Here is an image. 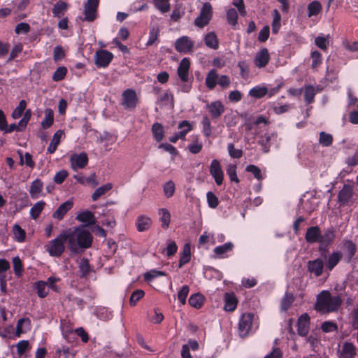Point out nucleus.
<instances>
[{
	"instance_id": "obj_47",
	"label": "nucleus",
	"mask_w": 358,
	"mask_h": 358,
	"mask_svg": "<svg viewBox=\"0 0 358 358\" xmlns=\"http://www.w3.org/2000/svg\"><path fill=\"white\" fill-rule=\"evenodd\" d=\"M18 153L20 155V164L21 165L25 164L27 166L31 168L34 166V162L32 160V156L29 152H26L24 156L21 152H19Z\"/></svg>"
},
{
	"instance_id": "obj_55",
	"label": "nucleus",
	"mask_w": 358,
	"mask_h": 358,
	"mask_svg": "<svg viewBox=\"0 0 358 358\" xmlns=\"http://www.w3.org/2000/svg\"><path fill=\"white\" fill-rule=\"evenodd\" d=\"M154 3L155 7L162 13H166L170 10V4L168 3V1L155 0Z\"/></svg>"
},
{
	"instance_id": "obj_20",
	"label": "nucleus",
	"mask_w": 358,
	"mask_h": 358,
	"mask_svg": "<svg viewBox=\"0 0 358 358\" xmlns=\"http://www.w3.org/2000/svg\"><path fill=\"white\" fill-rule=\"evenodd\" d=\"M189 66L190 62L188 59L184 58L181 60L178 68V74L183 82H186L188 80Z\"/></svg>"
},
{
	"instance_id": "obj_39",
	"label": "nucleus",
	"mask_w": 358,
	"mask_h": 358,
	"mask_svg": "<svg viewBox=\"0 0 358 358\" xmlns=\"http://www.w3.org/2000/svg\"><path fill=\"white\" fill-rule=\"evenodd\" d=\"M322 10V5L318 1H314L308 6V15L312 17L317 15Z\"/></svg>"
},
{
	"instance_id": "obj_51",
	"label": "nucleus",
	"mask_w": 358,
	"mask_h": 358,
	"mask_svg": "<svg viewBox=\"0 0 358 358\" xmlns=\"http://www.w3.org/2000/svg\"><path fill=\"white\" fill-rule=\"evenodd\" d=\"M203 148V145L199 142L198 137H196L194 141L188 145L189 151L192 154L199 153Z\"/></svg>"
},
{
	"instance_id": "obj_27",
	"label": "nucleus",
	"mask_w": 358,
	"mask_h": 358,
	"mask_svg": "<svg viewBox=\"0 0 358 358\" xmlns=\"http://www.w3.org/2000/svg\"><path fill=\"white\" fill-rule=\"evenodd\" d=\"M64 132L62 130H58L54 134L51 142L48 148V152L52 154L57 150V145L60 143V140L62 136H63Z\"/></svg>"
},
{
	"instance_id": "obj_53",
	"label": "nucleus",
	"mask_w": 358,
	"mask_h": 358,
	"mask_svg": "<svg viewBox=\"0 0 358 358\" xmlns=\"http://www.w3.org/2000/svg\"><path fill=\"white\" fill-rule=\"evenodd\" d=\"M26 101L24 100H21L19 103L18 106L13 110L12 113V117L14 119H17L21 117L23 113V111L26 108Z\"/></svg>"
},
{
	"instance_id": "obj_30",
	"label": "nucleus",
	"mask_w": 358,
	"mask_h": 358,
	"mask_svg": "<svg viewBox=\"0 0 358 358\" xmlns=\"http://www.w3.org/2000/svg\"><path fill=\"white\" fill-rule=\"evenodd\" d=\"M268 92V88L265 86H256L249 91V95L255 99H260L264 96Z\"/></svg>"
},
{
	"instance_id": "obj_49",
	"label": "nucleus",
	"mask_w": 358,
	"mask_h": 358,
	"mask_svg": "<svg viewBox=\"0 0 358 358\" xmlns=\"http://www.w3.org/2000/svg\"><path fill=\"white\" fill-rule=\"evenodd\" d=\"M333 141V137L331 134H327L324 131L320 132L319 142L323 146H329Z\"/></svg>"
},
{
	"instance_id": "obj_23",
	"label": "nucleus",
	"mask_w": 358,
	"mask_h": 358,
	"mask_svg": "<svg viewBox=\"0 0 358 358\" xmlns=\"http://www.w3.org/2000/svg\"><path fill=\"white\" fill-rule=\"evenodd\" d=\"M152 220L150 217L145 215H140L137 217L136 221V226L138 231H145L150 229L152 225Z\"/></svg>"
},
{
	"instance_id": "obj_12",
	"label": "nucleus",
	"mask_w": 358,
	"mask_h": 358,
	"mask_svg": "<svg viewBox=\"0 0 358 358\" xmlns=\"http://www.w3.org/2000/svg\"><path fill=\"white\" fill-rule=\"evenodd\" d=\"M210 173L215 179L216 184L220 185L223 181L224 173L218 160L213 159L212 161L210 166Z\"/></svg>"
},
{
	"instance_id": "obj_4",
	"label": "nucleus",
	"mask_w": 358,
	"mask_h": 358,
	"mask_svg": "<svg viewBox=\"0 0 358 358\" xmlns=\"http://www.w3.org/2000/svg\"><path fill=\"white\" fill-rule=\"evenodd\" d=\"M213 8L210 3H203L199 15L194 20V24L199 28L208 25L212 18Z\"/></svg>"
},
{
	"instance_id": "obj_1",
	"label": "nucleus",
	"mask_w": 358,
	"mask_h": 358,
	"mask_svg": "<svg viewBox=\"0 0 358 358\" xmlns=\"http://www.w3.org/2000/svg\"><path fill=\"white\" fill-rule=\"evenodd\" d=\"M68 241V246L73 252L78 253L80 250L88 248L92 242L91 233L83 227L74 228L73 230L64 231Z\"/></svg>"
},
{
	"instance_id": "obj_40",
	"label": "nucleus",
	"mask_w": 358,
	"mask_h": 358,
	"mask_svg": "<svg viewBox=\"0 0 358 358\" xmlns=\"http://www.w3.org/2000/svg\"><path fill=\"white\" fill-rule=\"evenodd\" d=\"M236 299L234 296L227 294L225 296L224 310L227 311H233L236 308Z\"/></svg>"
},
{
	"instance_id": "obj_26",
	"label": "nucleus",
	"mask_w": 358,
	"mask_h": 358,
	"mask_svg": "<svg viewBox=\"0 0 358 358\" xmlns=\"http://www.w3.org/2000/svg\"><path fill=\"white\" fill-rule=\"evenodd\" d=\"M43 184L42 181L39 179H36L34 180L29 188V194L33 199H36L38 197L39 194L42 191Z\"/></svg>"
},
{
	"instance_id": "obj_29",
	"label": "nucleus",
	"mask_w": 358,
	"mask_h": 358,
	"mask_svg": "<svg viewBox=\"0 0 358 358\" xmlns=\"http://www.w3.org/2000/svg\"><path fill=\"white\" fill-rule=\"evenodd\" d=\"M76 219L81 222L87 223V225L95 223V218L93 213L89 210H84L80 212L76 216Z\"/></svg>"
},
{
	"instance_id": "obj_24",
	"label": "nucleus",
	"mask_w": 358,
	"mask_h": 358,
	"mask_svg": "<svg viewBox=\"0 0 358 358\" xmlns=\"http://www.w3.org/2000/svg\"><path fill=\"white\" fill-rule=\"evenodd\" d=\"M218 78L219 74L215 69L209 71L205 80L206 87L210 90H213L217 84Z\"/></svg>"
},
{
	"instance_id": "obj_50",
	"label": "nucleus",
	"mask_w": 358,
	"mask_h": 358,
	"mask_svg": "<svg viewBox=\"0 0 358 358\" xmlns=\"http://www.w3.org/2000/svg\"><path fill=\"white\" fill-rule=\"evenodd\" d=\"M315 94V90L313 86L308 85L305 89L304 98L308 103H310L313 101Z\"/></svg>"
},
{
	"instance_id": "obj_5",
	"label": "nucleus",
	"mask_w": 358,
	"mask_h": 358,
	"mask_svg": "<svg viewBox=\"0 0 358 358\" xmlns=\"http://www.w3.org/2000/svg\"><path fill=\"white\" fill-rule=\"evenodd\" d=\"M254 315L244 313L241 315L238 322V334L241 337L247 336L252 329Z\"/></svg>"
},
{
	"instance_id": "obj_6",
	"label": "nucleus",
	"mask_w": 358,
	"mask_h": 358,
	"mask_svg": "<svg viewBox=\"0 0 358 358\" xmlns=\"http://www.w3.org/2000/svg\"><path fill=\"white\" fill-rule=\"evenodd\" d=\"M99 0H87L84 4V17L83 20L93 22L97 17V8Z\"/></svg>"
},
{
	"instance_id": "obj_36",
	"label": "nucleus",
	"mask_w": 358,
	"mask_h": 358,
	"mask_svg": "<svg viewBox=\"0 0 358 358\" xmlns=\"http://www.w3.org/2000/svg\"><path fill=\"white\" fill-rule=\"evenodd\" d=\"M53 111L50 108L45 110V117L41 122V126L44 129L50 127L53 124Z\"/></svg>"
},
{
	"instance_id": "obj_61",
	"label": "nucleus",
	"mask_w": 358,
	"mask_h": 358,
	"mask_svg": "<svg viewBox=\"0 0 358 358\" xmlns=\"http://www.w3.org/2000/svg\"><path fill=\"white\" fill-rule=\"evenodd\" d=\"M315 43L321 50H326L329 45V38L328 37L320 36L315 38Z\"/></svg>"
},
{
	"instance_id": "obj_62",
	"label": "nucleus",
	"mask_w": 358,
	"mask_h": 358,
	"mask_svg": "<svg viewBox=\"0 0 358 358\" xmlns=\"http://www.w3.org/2000/svg\"><path fill=\"white\" fill-rule=\"evenodd\" d=\"M79 269L83 276L86 275L90 270V266L87 259H82L79 262Z\"/></svg>"
},
{
	"instance_id": "obj_7",
	"label": "nucleus",
	"mask_w": 358,
	"mask_h": 358,
	"mask_svg": "<svg viewBox=\"0 0 358 358\" xmlns=\"http://www.w3.org/2000/svg\"><path fill=\"white\" fill-rule=\"evenodd\" d=\"M138 102V98L136 92L128 89L122 93V105L126 109H134L136 108Z\"/></svg>"
},
{
	"instance_id": "obj_21",
	"label": "nucleus",
	"mask_w": 358,
	"mask_h": 358,
	"mask_svg": "<svg viewBox=\"0 0 358 358\" xmlns=\"http://www.w3.org/2000/svg\"><path fill=\"white\" fill-rule=\"evenodd\" d=\"M356 347L352 343L345 342L340 351V358H355Z\"/></svg>"
},
{
	"instance_id": "obj_33",
	"label": "nucleus",
	"mask_w": 358,
	"mask_h": 358,
	"mask_svg": "<svg viewBox=\"0 0 358 358\" xmlns=\"http://www.w3.org/2000/svg\"><path fill=\"white\" fill-rule=\"evenodd\" d=\"M342 255L339 252H334L328 258L327 268L331 271L341 259Z\"/></svg>"
},
{
	"instance_id": "obj_44",
	"label": "nucleus",
	"mask_w": 358,
	"mask_h": 358,
	"mask_svg": "<svg viewBox=\"0 0 358 358\" xmlns=\"http://www.w3.org/2000/svg\"><path fill=\"white\" fill-rule=\"evenodd\" d=\"M45 205V203L43 201H38L34 205L30 210V215L33 219L36 220L38 217Z\"/></svg>"
},
{
	"instance_id": "obj_52",
	"label": "nucleus",
	"mask_w": 358,
	"mask_h": 358,
	"mask_svg": "<svg viewBox=\"0 0 358 358\" xmlns=\"http://www.w3.org/2000/svg\"><path fill=\"white\" fill-rule=\"evenodd\" d=\"M227 22L232 26H235L237 23L238 13L236 9L231 8L227 11Z\"/></svg>"
},
{
	"instance_id": "obj_25",
	"label": "nucleus",
	"mask_w": 358,
	"mask_h": 358,
	"mask_svg": "<svg viewBox=\"0 0 358 358\" xmlns=\"http://www.w3.org/2000/svg\"><path fill=\"white\" fill-rule=\"evenodd\" d=\"M31 321L29 318H22L17 321L15 336L20 337L22 334L29 329Z\"/></svg>"
},
{
	"instance_id": "obj_3",
	"label": "nucleus",
	"mask_w": 358,
	"mask_h": 358,
	"mask_svg": "<svg viewBox=\"0 0 358 358\" xmlns=\"http://www.w3.org/2000/svg\"><path fill=\"white\" fill-rule=\"evenodd\" d=\"M66 236L62 231L55 239L51 240L45 245V250L52 257H60L65 250V241Z\"/></svg>"
},
{
	"instance_id": "obj_59",
	"label": "nucleus",
	"mask_w": 358,
	"mask_h": 358,
	"mask_svg": "<svg viewBox=\"0 0 358 358\" xmlns=\"http://www.w3.org/2000/svg\"><path fill=\"white\" fill-rule=\"evenodd\" d=\"M175 192V184L173 181L169 180L164 185V192L167 198L172 196Z\"/></svg>"
},
{
	"instance_id": "obj_32",
	"label": "nucleus",
	"mask_w": 358,
	"mask_h": 358,
	"mask_svg": "<svg viewBox=\"0 0 358 358\" xmlns=\"http://www.w3.org/2000/svg\"><path fill=\"white\" fill-rule=\"evenodd\" d=\"M159 215H160L162 228L165 229H168L171 222L170 213L166 208H161L159 210Z\"/></svg>"
},
{
	"instance_id": "obj_56",
	"label": "nucleus",
	"mask_w": 358,
	"mask_h": 358,
	"mask_svg": "<svg viewBox=\"0 0 358 358\" xmlns=\"http://www.w3.org/2000/svg\"><path fill=\"white\" fill-rule=\"evenodd\" d=\"M227 173L231 181L238 182L239 180L236 175V165L229 164L227 167Z\"/></svg>"
},
{
	"instance_id": "obj_64",
	"label": "nucleus",
	"mask_w": 358,
	"mask_h": 358,
	"mask_svg": "<svg viewBox=\"0 0 358 358\" xmlns=\"http://www.w3.org/2000/svg\"><path fill=\"white\" fill-rule=\"evenodd\" d=\"M227 149H228V152H229V155L232 158L239 159L243 155L242 150H239V149H236L234 148V144H232V143L228 145Z\"/></svg>"
},
{
	"instance_id": "obj_17",
	"label": "nucleus",
	"mask_w": 358,
	"mask_h": 358,
	"mask_svg": "<svg viewBox=\"0 0 358 358\" xmlns=\"http://www.w3.org/2000/svg\"><path fill=\"white\" fill-rule=\"evenodd\" d=\"M206 108L213 118H218L224 111V106L220 101L207 104Z\"/></svg>"
},
{
	"instance_id": "obj_41",
	"label": "nucleus",
	"mask_w": 358,
	"mask_h": 358,
	"mask_svg": "<svg viewBox=\"0 0 358 358\" xmlns=\"http://www.w3.org/2000/svg\"><path fill=\"white\" fill-rule=\"evenodd\" d=\"M154 138L157 141H161L164 137V128L159 123H155L152 127Z\"/></svg>"
},
{
	"instance_id": "obj_45",
	"label": "nucleus",
	"mask_w": 358,
	"mask_h": 358,
	"mask_svg": "<svg viewBox=\"0 0 358 358\" xmlns=\"http://www.w3.org/2000/svg\"><path fill=\"white\" fill-rule=\"evenodd\" d=\"M17 355L20 357L23 356L25 352L31 348L28 341H20L16 344Z\"/></svg>"
},
{
	"instance_id": "obj_15",
	"label": "nucleus",
	"mask_w": 358,
	"mask_h": 358,
	"mask_svg": "<svg viewBox=\"0 0 358 358\" xmlns=\"http://www.w3.org/2000/svg\"><path fill=\"white\" fill-rule=\"evenodd\" d=\"M270 60V55L266 48H262L257 52L254 59L256 66L263 68L266 66Z\"/></svg>"
},
{
	"instance_id": "obj_9",
	"label": "nucleus",
	"mask_w": 358,
	"mask_h": 358,
	"mask_svg": "<svg viewBox=\"0 0 358 358\" xmlns=\"http://www.w3.org/2000/svg\"><path fill=\"white\" fill-rule=\"evenodd\" d=\"M71 168L76 171L78 169H83L88 163V157L85 152L73 154L70 157Z\"/></svg>"
},
{
	"instance_id": "obj_28",
	"label": "nucleus",
	"mask_w": 358,
	"mask_h": 358,
	"mask_svg": "<svg viewBox=\"0 0 358 358\" xmlns=\"http://www.w3.org/2000/svg\"><path fill=\"white\" fill-rule=\"evenodd\" d=\"M204 42L207 47L216 50L218 48L219 43L215 32L208 33L204 37Z\"/></svg>"
},
{
	"instance_id": "obj_11",
	"label": "nucleus",
	"mask_w": 358,
	"mask_h": 358,
	"mask_svg": "<svg viewBox=\"0 0 358 358\" xmlns=\"http://www.w3.org/2000/svg\"><path fill=\"white\" fill-rule=\"evenodd\" d=\"M324 267V261L320 258L308 261L307 263L308 271L315 277H319L322 274Z\"/></svg>"
},
{
	"instance_id": "obj_34",
	"label": "nucleus",
	"mask_w": 358,
	"mask_h": 358,
	"mask_svg": "<svg viewBox=\"0 0 358 358\" xmlns=\"http://www.w3.org/2000/svg\"><path fill=\"white\" fill-rule=\"evenodd\" d=\"M68 8V4L63 1H59L55 3L52 8V13L55 17H61L64 15L65 11Z\"/></svg>"
},
{
	"instance_id": "obj_35",
	"label": "nucleus",
	"mask_w": 358,
	"mask_h": 358,
	"mask_svg": "<svg viewBox=\"0 0 358 358\" xmlns=\"http://www.w3.org/2000/svg\"><path fill=\"white\" fill-rule=\"evenodd\" d=\"M111 189L112 185L110 183L106 184L97 188L92 195V200L94 201L98 200L101 196L106 194Z\"/></svg>"
},
{
	"instance_id": "obj_13",
	"label": "nucleus",
	"mask_w": 358,
	"mask_h": 358,
	"mask_svg": "<svg viewBox=\"0 0 358 358\" xmlns=\"http://www.w3.org/2000/svg\"><path fill=\"white\" fill-rule=\"evenodd\" d=\"M335 230L333 228L326 229L323 234H320V249L322 250L324 248L331 245L335 238Z\"/></svg>"
},
{
	"instance_id": "obj_18",
	"label": "nucleus",
	"mask_w": 358,
	"mask_h": 358,
	"mask_svg": "<svg viewBox=\"0 0 358 358\" xmlns=\"http://www.w3.org/2000/svg\"><path fill=\"white\" fill-rule=\"evenodd\" d=\"M321 231L318 227L314 226L309 227L305 234V239L308 243H319Z\"/></svg>"
},
{
	"instance_id": "obj_48",
	"label": "nucleus",
	"mask_w": 358,
	"mask_h": 358,
	"mask_svg": "<svg viewBox=\"0 0 358 358\" xmlns=\"http://www.w3.org/2000/svg\"><path fill=\"white\" fill-rule=\"evenodd\" d=\"M145 295V292L141 289L135 290L131 295L129 299V304L131 306H134L136 303L143 297Z\"/></svg>"
},
{
	"instance_id": "obj_43",
	"label": "nucleus",
	"mask_w": 358,
	"mask_h": 358,
	"mask_svg": "<svg viewBox=\"0 0 358 358\" xmlns=\"http://www.w3.org/2000/svg\"><path fill=\"white\" fill-rule=\"evenodd\" d=\"M37 290V294L41 298L45 297L48 294V287L44 281H38L35 284Z\"/></svg>"
},
{
	"instance_id": "obj_19",
	"label": "nucleus",
	"mask_w": 358,
	"mask_h": 358,
	"mask_svg": "<svg viewBox=\"0 0 358 358\" xmlns=\"http://www.w3.org/2000/svg\"><path fill=\"white\" fill-rule=\"evenodd\" d=\"M310 317L308 314H303L298 320V334L301 336H305L309 331Z\"/></svg>"
},
{
	"instance_id": "obj_46",
	"label": "nucleus",
	"mask_w": 358,
	"mask_h": 358,
	"mask_svg": "<svg viewBox=\"0 0 358 358\" xmlns=\"http://www.w3.org/2000/svg\"><path fill=\"white\" fill-rule=\"evenodd\" d=\"M294 298L292 294L286 293L281 301V308L283 310H287L292 304Z\"/></svg>"
},
{
	"instance_id": "obj_38",
	"label": "nucleus",
	"mask_w": 358,
	"mask_h": 358,
	"mask_svg": "<svg viewBox=\"0 0 358 358\" xmlns=\"http://www.w3.org/2000/svg\"><path fill=\"white\" fill-rule=\"evenodd\" d=\"M272 15L273 17V20L272 22V32L273 34H277L280 28L281 24V15L278 10L275 9L272 11Z\"/></svg>"
},
{
	"instance_id": "obj_10",
	"label": "nucleus",
	"mask_w": 358,
	"mask_h": 358,
	"mask_svg": "<svg viewBox=\"0 0 358 358\" xmlns=\"http://www.w3.org/2000/svg\"><path fill=\"white\" fill-rule=\"evenodd\" d=\"M113 55L111 52L100 50L96 52L95 55V64L99 67H106L111 62Z\"/></svg>"
},
{
	"instance_id": "obj_8",
	"label": "nucleus",
	"mask_w": 358,
	"mask_h": 358,
	"mask_svg": "<svg viewBox=\"0 0 358 358\" xmlns=\"http://www.w3.org/2000/svg\"><path fill=\"white\" fill-rule=\"evenodd\" d=\"M194 45V41L189 37L184 36L176 40L175 48L178 52L187 53L192 50Z\"/></svg>"
},
{
	"instance_id": "obj_57",
	"label": "nucleus",
	"mask_w": 358,
	"mask_h": 358,
	"mask_svg": "<svg viewBox=\"0 0 358 358\" xmlns=\"http://www.w3.org/2000/svg\"><path fill=\"white\" fill-rule=\"evenodd\" d=\"M67 73V69L64 66L59 67L53 73L52 79L54 81H59L64 78Z\"/></svg>"
},
{
	"instance_id": "obj_60",
	"label": "nucleus",
	"mask_w": 358,
	"mask_h": 358,
	"mask_svg": "<svg viewBox=\"0 0 358 358\" xmlns=\"http://www.w3.org/2000/svg\"><path fill=\"white\" fill-rule=\"evenodd\" d=\"M189 286L184 285L182 287V288L178 293V299L182 305L185 304V303H186V298L189 294Z\"/></svg>"
},
{
	"instance_id": "obj_14",
	"label": "nucleus",
	"mask_w": 358,
	"mask_h": 358,
	"mask_svg": "<svg viewBox=\"0 0 358 358\" xmlns=\"http://www.w3.org/2000/svg\"><path fill=\"white\" fill-rule=\"evenodd\" d=\"M352 187L350 185H345L343 189L338 192V201L341 206H345L352 199Z\"/></svg>"
},
{
	"instance_id": "obj_42",
	"label": "nucleus",
	"mask_w": 358,
	"mask_h": 358,
	"mask_svg": "<svg viewBox=\"0 0 358 358\" xmlns=\"http://www.w3.org/2000/svg\"><path fill=\"white\" fill-rule=\"evenodd\" d=\"M203 302V296L201 294H192L189 299V303L191 306L200 308Z\"/></svg>"
},
{
	"instance_id": "obj_63",
	"label": "nucleus",
	"mask_w": 358,
	"mask_h": 358,
	"mask_svg": "<svg viewBox=\"0 0 358 358\" xmlns=\"http://www.w3.org/2000/svg\"><path fill=\"white\" fill-rule=\"evenodd\" d=\"M201 123L204 135L207 137L210 136L212 130L209 118L207 116L203 117Z\"/></svg>"
},
{
	"instance_id": "obj_16",
	"label": "nucleus",
	"mask_w": 358,
	"mask_h": 358,
	"mask_svg": "<svg viewBox=\"0 0 358 358\" xmlns=\"http://www.w3.org/2000/svg\"><path fill=\"white\" fill-rule=\"evenodd\" d=\"M178 128L180 129H182V131H180L178 133H176V134H174L173 136H171L169 138V141L171 143H176L178 139H185L186 134L189 131L192 130V127H191L189 122L187 120L182 121L179 124Z\"/></svg>"
},
{
	"instance_id": "obj_22",
	"label": "nucleus",
	"mask_w": 358,
	"mask_h": 358,
	"mask_svg": "<svg viewBox=\"0 0 358 358\" xmlns=\"http://www.w3.org/2000/svg\"><path fill=\"white\" fill-rule=\"evenodd\" d=\"M73 206V203L70 201H67L62 204H61L55 212L52 214V217L57 220H62L66 213L71 209Z\"/></svg>"
},
{
	"instance_id": "obj_31",
	"label": "nucleus",
	"mask_w": 358,
	"mask_h": 358,
	"mask_svg": "<svg viewBox=\"0 0 358 358\" xmlns=\"http://www.w3.org/2000/svg\"><path fill=\"white\" fill-rule=\"evenodd\" d=\"M191 258L190 245L189 243L185 244L181 257L179 262V267L181 268L184 264L188 263Z\"/></svg>"
},
{
	"instance_id": "obj_58",
	"label": "nucleus",
	"mask_w": 358,
	"mask_h": 358,
	"mask_svg": "<svg viewBox=\"0 0 358 358\" xmlns=\"http://www.w3.org/2000/svg\"><path fill=\"white\" fill-rule=\"evenodd\" d=\"M344 247L348 252L349 261H350L355 255L356 246L351 241H347L344 243Z\"/></svg>"
},
{
	"instance_id": "obj_54",
	"label": "nucleus",
	"mask_w": 358,
	"mask_h": 358,
	"mask_svg": "<svg viewBox=\"0 0 358 358\" xmlns=\"http://www.w3.org/2000/svg\"><path fill=\"white\" fill-rule=\"evenodd\" d=\"M13 231L15 238L17 241L22 242L24 240L25 232L18 224L13 226Z\"/></svg>"
},
{
	"instance_id": "obj_37",
	"label": "nucleus",
	"mask_w": 358,
	"mask_h": 358,
	"mask_svg": "<svg viewBox=\"0 0 358 358\" xmlns=\"http://www.w3.org/2000/svg\"><path fill=\"white\" fill-rule=\"evenodd\" d=\"M234 248V244L231 242L226 243L222 245L215 248L214 252L219 257H223L224 255L231 250Z\"/></svg>"
},
{
	"instance_id": "obj_2",
	"label": "nucleus",
	"mask_w": 358,
	"mask_h": 358,
	"mask_svg": "<svg viewBox=\"0 0 358 358\" xmlns=\"http://www.w3.org/2000/svg\"><path fill=\"white\" fill-rule=\"evenodd\" d=\"M342 303V299L338 296H332L328 291H322L317 297L315 309L322 313L336 311Z\"/></svg>"
}]
</instances>
